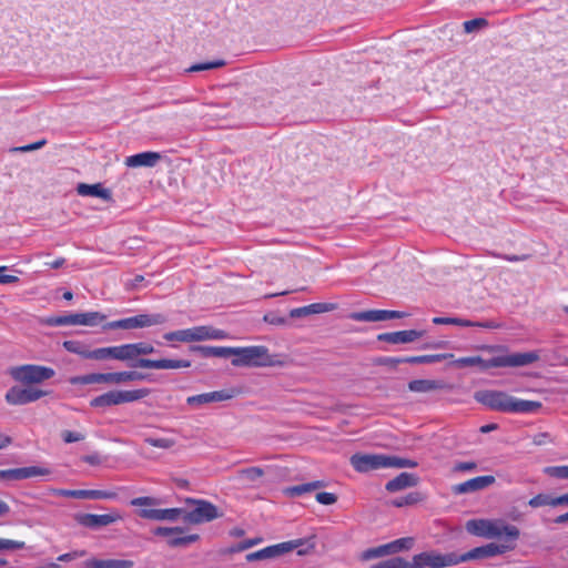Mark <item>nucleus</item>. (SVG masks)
<instances>
[{
  "label": "nucleus",
  "mask_w": 568,
  "mask_h": 568,
  "mask_svg": "<svg viewBox=\"0 0 568 568\" xmlns=\"http://www.w3.org/2000/svg\"><path fill=\"white\" fill-rule=\"evenodd\" d=\"M413 567L416 568H446L458 565V555L456 552L439 554L437 551H423L414 555Z\"/></svg>",
  "instance_id": "12"
},
{
  "label": "nucleus",
  "mask_w": 568,
  "mask_h": 568,
  "mask_svg": "<svg viewBox=\"0 0 568 568\" xmlns=\"http://www.w3.org/2000/svg\"><path fill=\"white\" fill-rule=\"evenodd\" d=\"M314 548V542L306 539H294L276 545L267 546L257 551L251 552L246 556L247 561L263 560L276 558L293 550H297L298 556L308 554L310 549Z\"/></svg>",
  "instance_id": "5"
},
{
  "label": "nucleus",
  "mask_w": 568,
  "mask_h": 568,
  "mask_svg": "<svg viewBox=\"0 0 568 568\" xmlns=\"http://www.w3.org/2000/svg\"><path fill=\"white\" fill-rule=\"evenodd\" d=\"M70 383L72 385H89V384H98L97 373L73 376L70 378Z\"/></svg>",
  "instance_id": "46"
},
{
  "label": "nucleus",
  "mask_w": 568,
  "mask_h": 568,
  "mask_svg": "<svg viewBox=\"0 0 568 568\" xmlns=\"http://www.w3.org/2000/svg\"><path fill=\"white\" fill-rule=\"evenodd\" d=\"M161 160V154L158 152H141L138 154L130 155L125 159V165L129 168H153Z\"/></svg>",
  "instance_id": "24"
},
{
  "label": "nucleus",
  "mask_w": 568,
  "mask_h": 568,
  "mask_svg": "<svg viewBox=\"0 0 568 568\" xmlns=\"http://www.w3.org/2000/svg\"><path fill=\"white\" fill-rule=\"evenodd\" d=\"M77 193L81 196H95L106 202L113 201L112 192L109 189L102 186L101 183L87 184L79 183L77 185Z\"/></svg>",
  "instance_id": "25"
},
{
  "label": "nucleus",
  "mask_w": 568,
  "mask_h": 568,
  "mask_svg": "<svg viewBox=\"0 0 568 568\" xmlns=\"http://www.w3.org/2000/svg\"><path fill=\"white\" fill-rule=\"evenodd\" d=\"M115 374V385L133 382V381H141L144 378V375L142 373H139L136 371H123V372H114Z\"/></svg>",
  "instance_id": "37"
},
{
  "label": "nucleus",
  "mask_w": 568,
  "mask_h": 568,
  "mask_svg": "<svg viewBox=\"0 0 568 568\" xmlns=\"http://www.w3.org/2000/svg\"><path fill=\"white\" fill-rule=\"evenodd\" d=\"M496 481V478L491 475L478 476L468 479L464 483L454 485L452 491L456 495L469 494L483 490Z\"/></svg>",
  "instance_id": "19"
},
{
  "label": "nucleus",
  "mask_w": 568,
  "mask_h": 568,
  "mask_svg": "<svg viewBox=\"0 0 568 568\" xmlns=\"http://www.w3.org/2000/svg\"><path fill=\"white\" fill-rule=\"evenodd\" d=\"M44 324L49 326H65L72 325L71 314L61 316H50L44 320Z\"/></svg>",
  "instance_id": "47"
},
{
  "label": "nucleus",
  "mask_w": 568,
  "mask_h": 568,
  "mask_svg": "<svg viewBox=\"0 0 568 568\" xmlns=\"http://www.w3.org/2000/svg\"><path fill=\"white\" fill-rule=\"evenodd\" d=\"M544 473L550 477L567 479L568 466H548L544 469Z\"/></svg>",
  "instance_id": "45"
},
{
  "label": "nucleus",
  "mask_w": 568,
  "mask_h": 568,
  "mask_svg": "<svg viewBox=\"0 0 568 568\" xmlns=\"http://www.w3.org/2000/svg\"><path fill=\"white\" fill-rule=\"evenodd\" d=\"M186 501L194 505L193 509L185 510L184 523L186 524L209 523L220 516L216 506L207 500L189 498Z\"/></svg>",
  "instance_id": "13"
},
{
  "label": "nucleus",
  "mask_w": 568,
  "mask_h": 568,
  "mask_svg": "<svg viewBox=\"0 0 568 568\" xmlns=\"http://www.w3.org/2000/svg\"><path fill=\"white\" fill-rule=\"evenodd\" d=\"M226 64V62L223 59H217L210 62H201L192 64L190 68H187L186 72H201V71H207L212 69H219Z\"/></svg>",
  "instance_id": "35"
},
{
  "label": "nucleus",
  "mask_w": 568,
  "mask_h": 568,
  "mask_svg": "<svg viewBox=\"0 0 568 568\" xmlns=\"http://www.w3.org/2000/svg\"><path fill=\"white\" fill-rule=\"evenodd\" d=\"M393 542V547H394V550H395V554L396 552H399L402 550H408L413 547V544H414V539L412 537H405V538H399V539H396Z\"/></svg>",
  "instance_id": "51"
},
{
  "label": "nucleus",
  "mask_w": 568,
  "mask_h": 568,
  "mask_svg": "<svg viewBox=\"0 0 568 568\" xmlns=\"http://www.w3.org/2000/svg\"><path fill=\"white\" fill-rule=\"evenodd\" d=\"M417 501H419V494L418 493H409L408 495L399 498H395L392 500V505L395 507H404L414 505Z\"/></svg>",
  "instance_id": "43"
},
{
  "label": "nucleus",
  "mask_w": 568,
  "mask_h": 568,
  "mask_svg": "<svg viewBox=\"0 0 568 568\" xmlns=\"http://www.w3.org/2000/svg\"><path fill=\"white\" fill-rule=\"evenodd\" d=\"M122 519L119 511H112L103 515L95 514H78L75 520L83 527L98 529L101 527L109 526Z\"/></svg>",
  "instance_id": "17"
},
{
  "label": "nucleus",
  "mask_w": 568,
  "mask_h": 568,
  "mask_svg": "<svg viewBox=\"0 0 568 568\" xmlns=\"http://www.w3.org/2000/svg\"><path fill=\"white\" fill-rule=\"evenodd\" d=\"M273 364L268 349L265 346L236 347L235 357L232 358L234 366L262 367Z\"/></svg>",
  "instance_id": "9"
},
{
  "label": "nucleus",
  "mask_w": 568,
  "mask_h": 568,
  "mask_svg": "<svg viewBox=\"0 0 568 568\" xmlns=\"http://www.w3.org/2000/svg\"><path fill=\"white\" fill-rule=\"evenodd\" d=\"M227 334L223 329L214 328L212 326H195L185 329H179L174 332H169L163 335V338L168 342H183V343H192L200 341H210V339H224Z\"/></svg>",
  "instance_id": "8"
},
{
  "label": "nucleus",
  "mask_w": 568,
  "mask_h": 568,
  "mask_svg": "<svg viewBox=\"0 0 568 568\" xmlns=\"http://www.w3.org/2000/svg\"><path fill=\"white\" fill-rule=\"evenodd\" d=\"M491 255L495 257H498V258H503L508 262H521V261H526L529 257V255H527V254L509 255V254L491 253Z\"/></svg>",
  "instance_id": "60"
},
{
  "label": "nucleus",
  "mask_w": 568,
  "mask_h": 568,
  "mask_svg": "<svg viewBox=\"0 0 568 568\" xmlns=\"http://www.w3.org/2000/svg\"><path fill=\"white\" fill-rule=\"evenodd\" d=\"M50 393V390H43L32 386H12L6 393L4 398L8 404L18 406L33 403L44 396H48Z\"/></svg>",
  "instance_id": "14"
},
{
  "label": "nucleus",
  "mask_w": 568,
  "mask_h": 568,
  "mask_svg": "<svg viewBox=\"0 0 568 568\" xmlns=\"http://www.w3.org/2000/svg\"><path fill=\"white\" fill-rule=\"evenodd\" d=\"M241 475L248 481H256L264 475V470L260 467H250L241 470Z\"/></svg>",
  "instance_id": "49"
},
{
  "label": "nucleus",
  "mask_w": 568,
  "mask_h": 568,
  "mask_svg": "<svg viewBox=\"0 0 568 568\" xmlns=\"http://www.w3.org/2000/svg\"><path fill=\"white\" fill-rule=\"evenodd\" d=\"M24 547H26L24 541L0 538V550H16V549H23Z\"/></svg>",
  "instance_id": "52"
},
{
  "label": "nucleus",
  "mask_w": 568,
  "mask_h": 568,
  "mask_svg": "<svg viewBox=\"0 0 568 568\" xmlns=\"http://www.w3.org/2000/svg\"><path fill=\"white\" fill-rule=\"evenodd\" d=\"M85 568H131L134 562L126 559H97L92 558L84 562Z\"/></svg>",
  "instance_id": "28"
},
{
  "label": "nucleus",
  "mask_w": 568,
  "mask_h": 568,
  "mask_svg": "<svg viewBox=\"0 0 568 568\" xmlns=\"http://www.w3.org/2000/svg\"><path fill=\"white\" fill-rule=\"evenodd\" d=\"M466 529L468 532L475 536L486 538H499L501 536H506L509 539L516 540L520 535L519 529L514 525L485 519L468 520L466 524Z\"/></svg>",
  "instance_id": "4"
},
{
  "label": "nucleus",
  "mask_w": 568,
  "mask_h": 568,
  "mask_svg": "<svg viewBox=\"0 0 568 568\" xmlns=\"http://www.w3.org/2000/svg\"><path fill=\"white\" fill-rule=\"evenodd\" d=\"M513 548L514 546L497 544H488L485 546L476 547L463 555H458V564L469 560L495 557L498 555H503L506 551L511 550Z\"/></svg>",
  "instance_id": "16"
},
{
  "label": "nucleus",
  "mask_w": 568,
  "mask_h": 568,
  "mask_svg": "<svg viewBox=\"0 0 568 568\" xmlns=\"http://www.w3.org/2000/svg\"><path fill=\"white\" fill-rule=\"evenodd\" d=\"M454 355L450 353L445 354H429V355H418V356H406L404 361L406 364H434L445 361L447 358H452Z\"/></svg>",
  "instance_id": "32"
},
{
  "label": "nucleus",
  "mask_w": 568,
  "mask_h": 568,
  "mask_svg": "<svg viewBox=\"0 0 568 568\" xmlns=\"http://www.w3.org/2000/svg\"><path fill=\"white\" fill-rule=\"evenodd\" d=\"M488 24L487 20L484 18H476L464 22V30L468 33L478 30L481 27H486Z\"/></svg>",
  "instance_id": "50"
},
{
  "label": "nucleus",
  "mask_w": 568,
  "mask_h": 568,
  "mask_svg": "<svg viewBox=\"0 0 568 568\" xmlns=\"http://www.w3.org/2000/svg\"><path fill=\"white\" fill-rule=\"evenodd\" d=\"M264 321L271 325H276V326H281V325H285L287 324V318L284 317V316H281L280 314L277 313H267L264 315Z\"/></svg>",
  "instance_id": "54"
},
{
  "label": "nucleus",
  "mask_w": 568,
  "mask_h": 568,
  "mask_svg": "<svg viewBox=\"0 0 568 568\" xmlns=\"http://www.w3.org/2000/svg\"><path fill=\"white\" fill-rule=\"evenodd\" d=\"M379 365L389 366L392 368L396 367L399 364H406L404 357H383L377 362Z\"/></svg>",
  "instance_id": "57"
},
{
  "label": "nucleus",
  "mask_w": 568,
  "mask_h": 568,
  "mask_svg": "<svg viewBox=\"0 0 568 568\" xmlns=\"http://www.w3.org/2000/svg\"><path fill=\"white\" fill-rule=\"evenodd\" d=\"M87 359H95V361H105V359H116L126 362L125 357V347L123 345L119 346H108V347H100L90 351V353L87 354Z\"/></svg>",
  "instance_id": "23"
},
{
  "label": "nucleus",
  "mask_w": 568,
  "mask_h": 568,
  "mask_svg": "<svg viewBox=\"0 0 568 568\" xmlns=\"http://www.w3.org/2000/svg\"><path fill=\"white\" fill-rule=\"evenodd\" d=\"M260 541H261L260 538L243 540V541L239 542L236 546L232 547L231 551L239 552V551L246 550V549L253 547L254 545L258 544Z\"/></svg>",
  "instance_id": "56"
},
{
  "label": "nucleus",
  "mask_w": 568,
  "mask_h": 568,
  "mask_svg": "<svg viewBox=\"0 0 568 568\" xmlns=\"http://www.w3.org/2000/svg\"><path fill=\"white\" fill-rule=\"evenodd\" d=\"M418 484V477L409 473H400L395 478L387 481L385 489L389 493H396L402 489L414 487Z\"/></svg>",
  "instance_id": "26"
},
{
  "label": "nucleus",
  "mask_w": 568,
  "mask_h": 568,
  "mask_svg": "<svg viewBox=\"0 0 568 568\" xmlns=\"http://www.w3.org/2000/svg\"><path fill=\"white\" fill-rule=\"evenodd\" d=\"M539 359V355L536 352L527 353H514L508 355L495 356L489 359H485L480 356H468L460 357L454 363L457 367H469L478 366L481 371H486L493 367H520L532 364Z\"/></svg>",
  "instance_id": "3"
},
{
  "label": "nucleus",
  "mask_w": 568,
  "mask_h": 568,
  "mask_svg": "<svg viewBox=\"0 0 568 568\" xmlns=\"http://www.w3.org/2000/svg\"><path fill=\"white\" fill-rule=\"evenodd\" d=\"M315 498L317 503L327 506L333 505L337 501V496L333 493L327 491L317 493Z\"/></svg>",
  "instance_id": "53"
},
{
  "label": "nucleus",
  "mask_w": 568,
  "mask_h": 568,
  "mask_svg": "<svg viewBox=\"0 0 568 568\" xmlns=\"http://www.w3.org/2000/svg\"><path fill=\"white\" fill-rule=\"evenodd\" d=\"M61 437L64 443H75L84 439V435L82 433L72 432V430H63Z\"/></svg>",
  "instance_id": "55"
},
{
  "label": "nucleus",
  "mask_w": 568,
  "mask_h": 568,
  "mask_svg": "<svg viewBox=\"0 0 568 568\" xmlns=\"http://www.w3.org/2000/svg\"><path fill=\"white\" fill-rule=\"evenodd\" d=\"M149 395V388H138L130 390L112 389L92 398L90 400V406L93 408H108L124 403L136 402L145 398Z\"/></svg>",
  "instance_id": "7"
},
{
  "label": "nucleus",
  "mask_w": 568,
  "mask_h": 568,
  "mask_svg": "<svg viewBox=\"0 0 568 568\" xmlns=\"http://www.w3.org/2000/svg\"><path fill=\"white\" fill-rule=\"evenodd\" d=\"M433 323L436 325H457L463 327L471 325V321L459 317H434Z\"/></svg>",
  "instance_id": "40"
},
{
  "label": "nucleus",
  "mask_w": 568,
  "mask_h": 568,
  "mask_svg": "<svg viewBox=\"0 0 568 568\" xmlns=\"http://www.w3.org/2000/svg\"><path fill=\"white\" fill-rule=\"evenodd\" d=\"M190 352L197 353L203 358L216 357V346L192 345Z\"/></svg>",
  "instance_id": "41"
},
{
  "label": "nucleus",
  "mask_w": 568,
  "mask_h": 568,
  "mask_svg": "<svg viewBox=\"0 0 568 568\" xmlns=\"http://www.w3.org/2000/svg\"><path fill=\"white\" fill-rule=\"evenodd\" d=\"M184 532V529L182 527H156L153 530V534L155 536H162V537H171L173 535H181Z\"/></svg>",
  "instance_id": "48"
},
{
  "label": "nucleus",
  "mask_w": 568,
  "mask_h": 568,
  "mask_svg": "<svg viewBox=\"0 0 568 568\" xmlns=\"http://www.w3.org/2000/svg\"><path fill=\"white\" fill-rule=\"evenodd\" d=\"M159 499L154 497H136L133 498L130 504L136 507H143L139 510V516L144 519L150 520H168V521H176L182 518L184 520L185 509L183 508H166V509H155V508H145L150 506L159 505Z\"/></svg>",
  "instance_id": "6"
},
{
  "label": "nucleus",
  "mask_w": 568,
  "mask_h": 568,
  "mask_svg": "<svg viewBox=\"0 0 568 568\" xmlns=\"http://www.w3.org/2000/svg\"><path fill=\"white\" fill-rule=\"evenodd\" d=\"M64 495L84 499H112L116 496L115 493L98 489L67 490Z\"/></svg>",
  "instance_id": "29"
},
{
  "label": "nucleus",
  "mask_w": 568,
  "mask_h": 568,
  "mask_svg": "<svg viewBox=\"0 0 568 568\" xmlns=\"http://www.w3.org/2000/svg\"><path fill=\"white\" fill-rule=\"evenodd\" d=\"M98 384H114L115 385V374L112 373H97Z\"/></svg>",
  "instance_id": "63"
},
{
  "label": "nucleus",
  "mask_w": 568,
  "mask_h": 568,
  "mask_svg": "<svg viewBox=\"0 0 568 568\" xmlns=\"http://www.w3.org/2000/svg\"><path fill=\"white\" fill-rule=\"evenodd\" d=\"M407 386L414 393H430L444 388V383L437 379H414Z\"/></svg>",
  "instance_id": "30"
},
{
  "label": "nucleus",
  "mask_w": 568,
  "mask_h": 568,
  "mask_svg": "<svg viewBox=\"0 0 568 568\" xmlns=\"http://www.w3.org/2000/svg\"><path fill=\"white\" fill-rule=\"evenodd\" d=\"M236 347H227V346H216V357L220 358H229L233 356L235 357Z\"/></svg>",
  "instance_id": "59"
},
{
  "label": "nucleus",
  "mask_w": 568,
  "mask_h": 568,
  "mask_svg": "<svg viewBox=\"0 0 568 568\" xmlns=\"http://www.w3.org/2000/svg\"><path fill=\"white\" fill-rule=\"evenodd\" d=\"M232 397V392L222 389L190 396L186 398V403L192 407H201L211 403L224 402L231 399Z\"/></svg>",
  "instance_id": "22"
},
{
  "label": "nucleus",
  "mask_w": 568,
  "mask_h": 568,
  "mask_svg": "<svg viewBox=\"0 0 568 568\" xmlns=\"http://www.w3.org/2000/svg\"><path fill=\"white\" fill-rule=\"evenodd\" d=\"M417 466V462L396 457V456H388L387 460V468H414Z\"/></svg>",
  "instance_id": "39"
},
{
  "label": "nucleus",
  "mask_w": 568,
  "mask_h": 568,
  "mask_svg": "<svg viewBox=\"0 0 568 568\" xmlns=\"http://www.w3.org/2000/svg\"><path fill=\"white\" fill-rule=\"evenodd\" d=\"M50 474L48 468H42L39 466H28L21 468H12V469H1L0 470V480H21L26 478H31L36 476H47Z\"/></svg>",
  "instance_id": "18"
},
{
  "label": "nucleus",
  "mask_w": 568,
  "mask_h": 568,
  "mask_svg": "<svg viewBox=\"0 0 568 568\" xmlns=\"http://www.w3.org/2000/svg\"><path fill=\"white\" fill-rule=\"evenodd\" d=\"M475 469H477L475 462H459L454 466V471H473Z\"/></svg>",
  "instance_id": "61"
},
{
  "label": "nucleus",
  "mask_w": 568,
  "mask_h": 568,
  "mask_svg": "<svg viewBox=\"0 0 568 568\" xmlns=\"http://www.w3.org/2000/svg\"><path fill=\"white\" fill-rule=\"evenodd\" d=\"M105 315L100 312H88L71 314L72 325L95 326L105 320Z\"/></svg>",
  "instance_id": "31"
},
{
  "label": "nucleus",
  "mask_w": 568,
  "mask_h": 568,
  "mask_svg": "<svg viewBox=\"0 0 568 568\" xmlns=\"http://www.w3.org/2000/svg\"><path fill=\"white\" fill-rule=\"evenodd\" d=\"M424 331L407 329L398 332L382 333L377 336V341L389 344H408L423 337Z\"/></svg>",
  "instance_id": "21"
},
{
  "label": "nucleus",
  "mask_w": 568,
  "mask_h": 568,
  "mask_svg": "<svg viewBox=\"0 0 568 568\" xmlns=\"http://www.w3.org/2000/svg\"><path fill=\"white\" fill-rule=\"evenodd\" d=\"M125 347V357L131 368H152V369H178L187 368L191 362L187 359H149L139 358L141 355H149L155 352L153 345L145 342L123 344Z\"/></svg>",
  "instance_id": "2"
},
{
  "label": "nucleus",
  "mask_w": 568,
  "mask_h": 568,
  "mask_svg": "<svg viewBox=\"0 0 568 568\" xmlns=\"http://www.w3.org/2000/svg\"><path fill=\"white\" fill-rule=\"evenodd\" d=\"M200 536L197 534H192L187 536H171L168 538V545L172 548L186 547L195 541H197Z\"/></svg>",
  "instance_id": "34"
},
{
  "label": "nucleus",
  "mask_w": 568,
  "mask_h": 568,
  "mask_svg": "<svg viewBox=\"0 0 568 568\" xmlns=\"http://www.w3.org/2000/svg\"><path fill=\"white\" fill-rule=\"evenodd\" d=\"M168 321L166 316L161 313L139 314L132 317L121 318L109 322L104 328L106 329H134L155 325H162Z\"/></svg>",
  "instance_id": "11"
},
{
  "label": "nucleus",
  "mask_w": 568,
  "mask_h": 568,
  "mask_svg": "<svg viewBox=\"0 0 568 568\" xmlns=\"http://www.w3.org/2000/svg\"><path fill=\"white\" fill-rule=\"evenodd\" d=\"M549 442H552V439L550 438V435L548 433H539L535 435L532 438V443L536 446H542Z\"/></svg>",
  "instance_id": "64"
},
{
  "label": "nucleus",
  "mask_w": 568,
  "mask_h": 568,
  "mask_svg": "<svg viewBox=\"0 0 568 568\" xmlns=\"http://www.w3.org/2000/svg\"><path fill=\"white\" fill-rule=\"evenodd\" d=\"M63 347L68 352L73 353V354H78V355H80L83 358H87V354L90 353V349H88L87 346L83 343L79 342V341H73V339L64 341L63 342Z\"/></svg>",
  "instance_id": "38"
},
{
  "label": "nucleus",
  "mask_w": 568,
  "mask_h": 568,
  "mask_svg": "<svg viewBox=\"0 0 568 568\" xmlns=\"http://www.w3.org/2000/svg\"><path fill=\"white\" fill-rule=\"evenodd\" d=\"M146 444L153 447L169 449L175 445V440L171 438H153V437H146L144 439Z\"/></svg>",
  "instance_id": "44"
},
{
  "label": "nucleus",
  "mask_w": 568,
  "mask_h": 568,
  "mask_svg": "<svg viewBox=\"0 0 568 568\" xmlns=\"http://www.w3.org/2000/svg\"><path fill=\"white\" fill-rule=\"evenodd\" d=\"M283 493L285 496L288 497H300L304 494L310 493V485L308 483H305L301 485L290 486L284 488Z\"/></svg>",
  "instance_id": "42"
},
{
  "label": "nucleus",
  "mask_w": 568,
  "mask_h": 568,
  "mask_svg": "<svg viewBox=\"0 0 568 568\" xmlns=\"http://www.w3.org/2000/svg\"><path fill=\"white\" fill-rule=\"evenodd\" d=\"M528 505L532 508L541 507V506H552L556 507V497H551L547 494H538L529 499Z\"/></svg>",
  "instance_id": "36"
},
{
  "label": "nucleus",
  "mask_w": 568,
  "mask_h": 568,
  "mask_svg": "<svg viewBox=\"0 0 568 568\" xmlns=\"http://www.w3.org/2000/svg\"><path fill=\"white\" fill-rule=\"evenodd\" d=\"M349 317L357 322H381L393 318H402L404 317V313L388 310H369L352 313Z\"/></svg>",
  "instance_id": "20"
},
{
  "label": "nucleus",
  "mask_w": 568,
  "mask_h": 568,
  "mask_svg": "<svg viewBox=\"0 0 568 568\" xmlns=\"http://www.w3.org/2000/svg\"><path fill=\"white\" fill-rule=\"evenodd\" d=\"M54 375L53 368L42 365L28 364L11 369L12 378L24 385L40 384L52 378Z\"/></svg>",
  "instance_id": "10"
},
{
  "label": "nucleus",
  "mask_w": 568,
  "mask_h": 568,
  "mask_svg": "<svg viewBox=\"0 0 568 568\" xmlns=\"http://www.w3.org/2000/svg\"><path fill=\"white\" fill-rule=\"evenodd\" d=\"M44 144H45V140H40L38 142L31 143V144L14 148L13 151L26 153V152L38 150V149L42 148Z\"/></svg>",
  "instance_id": "62"
},
{
  "label": "nucleus",
  "mask_w": 568,
  "mask_h": 568,
  "mask_svg": "<svg viewBox=\"0 0 568 568\" xmlns=\"http://www.w3.org/2000/svg\"><path fill=\"white\" fill-rule=\"evenodd\" d=\"M388 455L383 454H354L351 457V465L358 473H368L376 469L387 468Z\"/></svg>",
  "instance_id": "15"
},
{
  "label": "nucleus",
  "mask_w": 568,
  "mask_h": 568,
  "mask_svg": "<svg viewBox=\"0 0 568 568\" xmlns=\"http://www.w3.org/2000/svg\"><path fill=\"white\" fill-rule=\"evenodd\" d=\"M379 557H383L379 547L368 548L361 555V559L365 561Z\"/></svg>",
  "instance_id": "58"
},
{
  "label": "nucleus",
  "mask_w": 568,
  "mask_h": 568,
  "mask_svg": "<svg viewBox=\"0 0 568 568\" xmlns=\"http://www.w3.org/2000/svg\"><path fill=\"white\" fill-rule=\"evenodd\" d=\"M474 398L479 404L503 413H535L541 408V403L536 400L519 399L501 390H478Z\"/></svg>",
  "instance_id": "1"
},
{
  "label": "nucleus",
  "mask_w": 568,
  "mask_h": 568,
  "mask_svg": "<svg viewBox=\"0 0 568 568\" xmlns=\"http://www.w3.org/2000/svg\"><path fill=\"white\" fill-rule=\"evenodd\" d=\"M334 304L329 303H313L306 306L296 307L290 311V317L301 318L312 314L326 313L334 310Z\"/></svg>",
  "instance_id": "27"
},
{
  "label": "nucleus",
  "mask_w": 568,
  "mask_h": 568,
  "mask_svg": "<svg viewBox=\"0 0 568 568\" xmlns=\"http://www.w3.org/2000/svg\"><path fill=\"white\" fill-rule=\"evenodd\" d=\"M371 568H416L413 567V562L407 561L403 557H393L390 559L381 561L371 566Z\"/></svg>",
  "instance_id": "33"
}]
</instances>
